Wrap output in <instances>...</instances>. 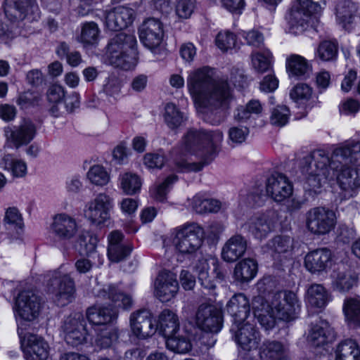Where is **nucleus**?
<instances>
[{"label":"nucleus","mask_w":360,"mask_h":360,"mask_svg":"<svg viewBox=\"0 0 360 360\" xmlns=\"http://www.w3.org/2000/svg\"><path fill=\"white\" fill-rule=\"evenodd\" d=\"M100 30L94 22H87L82 25L79 41L84 44L94 45L98 41Z\"/></svg>","instance_id":"45"},{"label":"nucleus","mask_w":360,"mask_h":360,"mask_svg":"<svg viewBox=\"0 0 360 360\" xmlns=\"http://www.w3.org/2000/svg\"><path fill=\"white\" fill-rule=\"evenodd\" d=\"M243 37L249 45L255 47H260L263 44L264 37L261 32L257 30H251L243 33Z\"/></svg>","instance_id":"64"},{"label":"nucleus","mask_w":360,"mask_h":360,"mask_svg":"<svg viewBox=\"0 0 360 360\" xmlns=\"http://www.w3.org/2000/svg\"><path fill=\"white\" fill-rule=\"evenodd\" d=\"M214 72L205 66L190 72L187 87L197 110L213 125L223 122L233 99V90L225 79H214Z\"/></svg>","instance_id":"1"},{"label":"nucleus","mask_w":360,"mask_h":360,"mask_svg":"<svg viewBox=\"0 0 360 360\" xmlns=\"http://www.w3.org/2000/svg\"><path fill=\"white\" fill-rule=\"evenodd\" d=\"M167 347L177 353H186L191 350V344L188 338L179 332L166 340Z\"/></svg>","instance_id":"46"},{"label":"nucleus","mask_w":360,"mask_h":360,"mask_svg":"<svg viewBox=\"0 0 360 360\" xmlns=\"http://www.w3.org/2000/svg\"><path fill=\"white\" fill-rule=\"evenodd\" d=\"M343 310L350 323L360 324V297H351L345 301Z\"/></svg>","instance_id":"44"},{"label":"nucleus","mask_w":360,"mask_h":360,"mask_svg":"<svg viewBox=\"0 0 360 360\" xmlns=\"http://www.w3.org/2000/svg\"><path fill=\"white\" fill-rule=\"evenodd\" d=\"M331 156L334 168L342 165L360 166V141H352L335 148Z\"/></svg>","instance_id":"20"},{"label":"nucleus","mask_w":360,"mask_h":360,"mask_svg":"<svg viewBox=\"0 0 360 360\" xmlns=\"http://www.w3.org/2000/svg\"><path fill=\"white\" fill-rule=\"evenodd\" d=\"M195 6V0H179L176 12L182 18H188L193 13Z\"/></svg>","instance_id":"60"},{"label":"nucleus","mask_w":360,"mask_h":360,"mask_svg":"<svg viewBox=\"0 0 360 360\" xmlns=\"http://www.w3.org/2000/svg\"><path fill=\"white\" fill-rule=\"evenodd\" d=\"M358 8L350 0H340L336 8V17L338 23L345 30H349L357 18Z\"/></svg>","instance_id":"33"},{"label":"nucleus","mask_w":360,"mask_h":360,"mask_svg":"<svg viewBox=\"0 0 360 360\" xmlns=\"http://www.w3.org/2000/svg\"><path fill=\"white\" fill-rule=\"evenodd\" d=\"M292 193V185L286 175L281 173L272 174L266 181L265 186L253 188L248 196L252 206H261L268 197L275 202H281Z\"/></svg>","instance_id":"5"},{"label":"nucleus","mask_w":360,"mask_h":360,"mask_svg":"<svg viewBox=\"0 0 360 360\" xmlns=\"http://www.w3.org/2000/svg\"><path fill=\"white\" fill-rule=\"evenodd\" d=\"M338 54V44L332 41H323L317 48L316 55L323 61L334 60Z\"/></svg>","instance_id":"51"},{"label":"nucleus","mask_w":360,"mask_h":360,"mask_svg":"<svg viewBox=\"0 0 360 360\" xmlns=\"http://www.w3.org/2000/svg\"><path fill=\"white\" fill-rule=\"evenodd\" d=\"M236 41V35L229 31L220 32L216 37V44L223 51L234 48Z\"/></svg>","instance_id":"57"},{"label":"nucleus","mask_w":360,"mask_h":360,"mask_svg":"<svg viewBox=\"0 0 360 360\" xmlns=\"http://www.w3.org/2000/svg\"><path fill=\"white\" fill-rule=\"evenodd\" d=\"M289 108L285 105H278L273 109L270 117L271 123L277 127H283L288 122Z\"/></svg>","instance_id":"55"},{"label":"nucleus","mask_w":360,"mask_h":360,"mask_svg":"<svg viewBox=\"0 0 360 360\" xmlns=\"http://www.w3.org/2000/svg\"><path fill=\"white\" fill-rule=\"evenodd\" d=\"M230 331L234 340L243 351L250 352L259 347L261 335L255 326L249 322L242 324H232Z\"/></svg>","instance_id":"13"},{"label":"nucleus","mask_w":360,"mask_h":360,"mask_svg":"<svg viewBox=\"0 0 360 360\" xmlns=\"http://www.w3.org/2000/svg\"><path fill=\"white\" fill-rule=\"evenodd\" d=\"M226 310L233 318V324H242L250 313V304L248 297L243 293L234 295L226 304Z\"/></svg>","instance_id":"28"},{"label":"nucleus","mask_w":360,"mask_h":360,"mask_svg":"<svg viewBox=\"0 0 360 360\" xmlns=\"http://www.w3.org/2000/svg\"><path fill=\"white\" fill-rule=\"evenodd\" d=\"M160 331L167 340L179 332L177 315L170 309H164L159 316Z\"/></svg>","instance_id":"36"},{"label":"nucleus","mask_w":360,"mask_h":360,"mask_svg":"<svg viewBox=\"0 0 360 360\" xmlns=\"http://www.w3.org/2000/svg\"><path fill=\"white\" fill-rule=\"evenodd\" d=\"M139 38L143 44L152 50L162 43L164 30L162 23L156 18L146 20L139 27Z\"/></svg>","instance_id":"18"},{"label":"nucleus","mask_w":360,"mask_h":360,"mask_svg":"<svg viewBox=\"0 0 360 360\" xmlns=\"http://www.w3.org/2000/svg\"><path fill=\"white\" fill-rule=\"evenodd\" d=\"M276 217V212L274 210L252 216L246 223L248 231L255 238L262 240L273 231Z\"/></svg>","instance_id":"19"},{"label":"nucleus","mask_w":360,"mask_h":360,"mask_svg":"<svg viewBox=\"0 0 360 360\" xmlns=\"http://www.w3.org/2000/svg\"><path fill=\"white\" fill-rule=\"evenodd\" d=\"M41 297L32 290L20 292L15 298L14 311L15 316L32 321L39 314L41 308Z\"/></svg>","instance_id":"11"},{"label":"nucleus","mask_w":360,"mask_h":360,"mask_svg":"<svg viewBox=\"0 0 360 360\" xmlns=\"http://www.w3.org/2000/svg\"><path fill=\"white\" fill-rule=\"evenodd\" d=\"M51 227L56 236L62 240L72 238L77 231L75 219L65 214L55 216Z\"/></svg>","instance_id":"32"},{"label":"nucleus","mask_w":360,"mask_h":360,"mask_svg":"<svg viewBox=\"0 0 360 360\" xmlns=\"http://www.w3.org/2000/svg\"><path fill=\"white\" fill-rule=\"evenodd\" d=\"M117 333L113 328H105L98 334L96 343L101 348H108L117 340Z\"/></svg>","instance_id":"56"},{"label":"nucleus","mask_w":360,"mask_h":360,"mask_svg":"<svg viewBox=\"0 0 360 360\" xmlns=\"http://www.w3.org/2000/svg\"><path fill=\"white\" fill-rule=\"evenodd\" d=\"M247 248V239L240 234H235L224 245L221 257L225 262H234L244 255Z\"/></svg>","instance_id":"30"},{"label":"nucleus","mask_w":360,"mask_h":360,"mask_svg":"<svg viewBox=\"0 0 360 360\" xmlns=\"http://www.w3.org/2000/svg\"><path fill=\"white\" fill-rule=\"evenodd\" d=\"M337 223L335 212L326 207H315L305 214L307 229L315 236H323L334 229Z\"/></svg>","instance_id":"8"},{"label":"nucleus","mask_w":360,"mask_h":360,"mask_svg":"<svg viewBox=\"0 0 360 360\" xmlns=\"http://www.w3.org/2000/svg\"><path fill=\"white\" fill-rule=\"evenodd\" d=\"M312 95V89L306 84H298L290 91V96L295 102L308 101Z\"/></svg>","instance_id":"58"},{"label":"nucleus","mask_w":360,"mask_h":360,"mask_svg":"<svg viewBox=\"0 0 360 360\" xmlns=\"http://www.w3.org/2000/svg\"><path fill=\"white\" fill-rule=\"evenodd\" d=\"M130 326L133 334L141 340L153 336L158 329L155 319L147 309L133 312L130 316Z\"/></svg>","instance_id":"14"},{"label":"nucleus","mask_w":360,"mask_h":360,"mask_svg":"<svg viewBox=\"0 0 360 360\" xmlns=\"http://www.w3.org/2000/svg\"><path fill=\"white\" fill-rule=\"evenodd\" d=\"M204 238L202 227L197 223H188L176 229L173 243L176 250L182 255H191L200 249Z\"/></svg>","instance_id":"7"},{"label":"nucleus","mask_w":360,"mask_h":360,"mask_svg":"<svg viewBox=\"0 0 360 360\" xmlns=\"http://www.w3.org/2000/svg\"><path fill=\"white\" fill-rule=\"evenodd\" d=\"M133 16V9L119 6L107 12L105 24L110 30L119 31L126 28L132 22Z\"/></svg>","instance_id":"27"},{"label":"nucleus","mask_w":360,"mask_h":360,"mask_svg":"<svg viewBox=\"0 0 360 360\" xmlns=\"http://www.w3.org/2000/svg\"><path fill=\"white\" fill-rule=\"evenodd\" d=\"M260 360H286V349L283 344L276 340H265L258 347Z\"/></svg>","instance_id":"34"},{"label":"nucleus","mask_w":360,"mask_h":360,"mask_svg":"<svg viewBox=\"0 0 360 360\" xmlns=\"http://www.w3.org/2000/svg\"><path fill=\"white\" fill-rule=\"evenodd\" d=\"M120 186L127 195H134L141 190L142 182L140 177L134 173L126 172L120 176Z\"/></svg>","instance_id":"43"},{"label":"nucleus","mask_w":360,"mask_h":360,"mask_svg":"<svg viewBox=\"0 0 360 360\" xmlns=\"http://www.w3.org/2000/svg\"><path fill=\"white\" fill-rule=\"evenodd\" d=\"M306 299L311 307L323 309L328 303L330 295L323 285L312 284L307 289Z\"/></svg>","instance_id":"37"},{"label":"nucleus","mask_w":360,"mask_h":360,"mask_svg":"<svg viewBox=\"0 0 360 360\" xmlns=\"http://www.w3.org/2000/svg\"><path fill=\"white\" fill-rule=\"evenodd\" d=\"M112 207V199L104 193H100L89 203L86 215L93 223L101 224L110 218Z\"/></svg>","instance_id":"24"},{"label":"nucleus","mask_w":360,"mask_h":360,"mask_svg":"<svg viewBox=\"0 0 360 360\" xmlns=\"http://www.w3.org/2000/svg\"><path fill=\"white\" fill-rule=\"evenodd\" d=\"M46 96L50 103L58 104L64 98L65 91L60 85L55 84L49 88Z\"/></svg>","instance_id":"63"},{"label":"nucleus","mask_w":360,"mask_h":360,"mask_svg":"<svg viewBox=\"0 0 360 360\" xmlns=\"http://www.w3.org/2000/svg\"><path fill=\"white\" fill-rule=\"evenodd\" d=\"M8 143L16 148L28 144L36 134L35 125L30 120H24L19 126H9L4 129Z\"/></svg>","instance_id":"17"},{"label":"nucleus","mask_w":360,"mask_h":360,"mask_svg":"<svg viewBox=\"0 0 360 360\" xmlns=\"http://www.w3.org/2000/svg\"><path fill=\"white\" fill-rule=\"evenodd\" d=\"M21 347L27 360H46L49 355V345L44 340L32 333L22 335L18 330Z\"/></svg>","instance_id":"16"},{"label":"nucleus","mask_w":360,"mask_h":360,"mask_svg":"<svg viewBox=\"0 0 360 360\" xmlns=\"http://www.w3.org/2000/svg\"><path fill=\"white\" fill-rule=\"evenodd\" d=\"M249 134L248 127H233L229 130V139L233 143H242Z\"/></svg>","instance_id":"61"},{"label":"nucleus","mask_w":360,"mask_h":360,"mask_svg":"<svg viewBox=\"0 0 360 360\" xmlns=\"http://www.w3.org/2000/svg\"><path fill=\"white\" fill-rule=\"evenodd\" d=\"M252 307L255 317L266 330L275 327L276 320L290 321L295 319L300 308L298 298L292 291L269 292L267 298L254 297Z\"/></svg>","instance_id":"3"},{"label":"nucleus","mask_w":360,"mask_h":360,"mask_svg":"<svg viewBox=\"0 0 360 360\" xmlns=\"http://www.w3.org/2000/svg\"><path fill=\"white\" fill-rule=\"evenodd\" d=\"M271 56V54L268 50L263 53L256 52L251 54L252 67L257 72L262 74L270 69Z\"/></svg>","instance_id":"49"},{"label":"nucleus","mask_w":360,"mask_h":360,"mask_svg":"<svg viewBox=\"0 0 360 360\" xmlns=\"http://www.w3.org/2000/svg\"><path fill=\"white\" fill-rule=\"evenodd\" d=\"M155 295L162 302L174 297L179 290L176 275L169 271H162L155 281Z\"/></svg>","instance_id":"21"},{"label":"nucleus","mask_w":360,"mask_h":360,"mask_svg":"<svg viewBox=\"0 0 360 360\" xmlns=\"http://www.w3.org/2000/svg\"><path fill=\"white\" fill-rule=\"evenodd\" d=\"M335 360H360V347L356 340L341 341L335 349Z\"/></svg>","instance_id":"39"},{"label":"nucleus","mask_w":360,"mask_h":360,"mask_svg":"<svg viewBox=\"0 0 360 360\" xmlns=\"http://www.w3.org/2000/svg\"><path fill=\"white\" fill-rule=\"evenodd\" d=\"M47 281L49 292L56 296L61 305L71 302L76 292L74 279L70 274L63 273L60 270L51 272Z\"/></svg>","instance_id":"9"},{"label":"nucleus","mask_w":360,"mask_h":360,"mask_svg":"<svg viewBox=\"0 0 360 360\" xmlns=\"http://www.w3.org/2000/svg\"><path fill=\"white\" fill-rule=\"evenodd\" d=\"M332 263V254L327 248H319L308 252L304 258V265L311 273L326 271Z\"/></svg>","instance_id":"29"},{"label":"nucleus","mask_w":360,"mask_h":360,"mask_svg":"<svg viewBox=\"0 0 360 360\" xmlns=\"http://www.w3.org/2000/svg\"><path fill=\"white\" fill-rule=\"evenodd\" d=\"M4 224L7 229H13L17 233L22 230L24 226L22 217L16 207H12L6 210L4 218Z\"/></svg>","instance_id":"47"},{"label":"nucleus","mask_w":360,"mask_h":360,"mask_svg":"<svg viewBox=\"0 0 360 360\" xmlns=\"http://www.w3.org/2000/svg\"><path fill=\"white\" fill-rule=\"evenodd\" d=\"M144 165L148 168H161L165 162V157L160 153H147L143 158Z\"/></svg>","instance_id":"62"},{"label":"nucleus","mask_w":360,"mask_h":360,"mask_svg":"<svg viewBox=\"0 0 360 360\" xmlns=\"http://www.w3.org/2000/svg\"><path fill=\"white\" fill-rule=\"evenodd\" d=\"M213 271L211 274L209 273L208 260L204 257L199 259L194 266V271L198 276V281L201 285L207 289L215 288L214 278L223 280L226 274L217 264V262L213 260Z\"/></svg>","instance_id":"22"},{"label":"nucleus","mask_w":360,"mask_h":360,"mask_svg":"<svg viewBox=\"0 0 360 360\" xmlns=\"http://www.w3.org/2000/svg\"><path fill=\"white\" fill-rule=\"evenodd\" d=\"M136 37L131 34L120 32L112 37L108 44L107 57L109 63L124 70L136 65Z\"/></svg>","instance_id":"6"},{"label":"nucleus","mask_w":360,"mask_h":360,"mask_svg":"<svg viewBox=\"0 0 360 360\" xmlns=\"http://www.w3.org/2000/svg\"><path fill=\"white\" fill-rule=\"evenodd\" d=\"M195 322L196 326L203 331L218 333L222 327V311L213 304H202L196 310Z\"/></svg>","instance_id":"12"},{"label":"nucleus","mask_w":360,"mask_h":360,"mask_svg":"<svg viewBox=\"0 0 360 360\" xmlns=\"http://www.w3.org/2000/svg\"><path fill=\"white\" fill-rule=\"evenodd\" d=\"M286 69L290 76L304 77L309 75L311 67L302 56L292 54L286 60Z\"/></svg>","instance_id":"40"},{"label":"nucleus","mask_w":360,"mask_h":360,"mask_svg":"<svg viewBox=\"0 0 360 360\" xmlns=\"http://www.w3.org/2000/svg\"><path fill=\"white\" fill-rule=\"evenodd\" d=\"M165 120L169 128L176 129L183 122V114L174 104L167 103L165 106Z\"/></svg>","instance_id":"50"},{"label":"nucleus","mask_w":360,"mask_h":360,"mask_svg":"<svg viewBox=\"0 0 360 360\" xmlns=\"http://www.w3.org/2000/svg\"><path fill=\"white\" fill-rule=\"evenodd\" d=\"M56 53L60 58H66L67 62L71 66H77L82 62V56L79 51L70 52L69 46L65 42H60L57 47Z\"/></svg>","instance_id":"52"},{"label":"nucleus","mask_w":360,"mask_h":360,"mask_svg":"<svg viewBox=\"0 0 360 360\" xmlns=\"http://www.w3.org/2000/svg\"><path fill=\"white\" fill-rule=\"evenodd\" d=\"M262 105L257 100H252L245 108L238 109V113L236 115L238 120H246L250 117L251 113L259 114L262 112Z\"/></svg>","instance_id":"59"},{"label":"nucleus","mask_w":360,"mask_h":360,"mask_svg":"<svg viewBox=\"0 0 360 360\" xmlns=\"http://www.w3.org/2000/svg\"><path fill=\"white\" fill-rule=\"evenodd\" d=\"M268 247L278 254L291 252L293 249V239L287 236H276L268 242Z\"/></svg>","instance_id":"48"},{"label":"nucleus","mask_w":360,"mask_h":360,"mask_svg":"<svg viewBox=\"0 0 360 360\" xmlns=\"http://www.w3.org/2000/svg\"><path fill=\"white\" fill-rule=\"evenodd\" d=\"M330 277L333 290L342 292H348L357 282L356 277L343 264L335 267Z\"/></svg>","instance_id":"31"},{"label":"nucleus","mask_w":360,"mask_h":360,"mask_svg":"<svg viewBox=\"0 0 360 360\" xmlns=\"http://www.w3.org/2000/svg\"><path fill=\"white\" fill-rule=\"evenodd\" d=\"M98 296L110 300L117 307L127 308L131 307L132 300L129 295L123 293L114 285H109L98 292Z\"/></svg>","instance_id":"41"},{"label":"nucleus","mask_w":360,"mask_h":360,"mask_svg":"<svg viewBox=\"0 0 360 360\" xmlns=\"http://www.w3.org/2000/svg\"><path fill=\"white\" fill-rule=\"evenodd\" d=\"M178 176L174 174L168 176L163 182L156 186L152 191L153 197L158 201H164L170 186L177 181Z\"/></svg>","instance_id":"54"},{"label":"nucleus","mask_w":360,"mask_h":360,"mask_svg":"<svg viewBox=\"0 0 360 360\" xmlns=\"http://www.w3.org/2000/svg\"><path fill=\"white\" fill-rule=\"evenodd\" d=\"M334 338V330L328 322L321 319L311 324L307 340L312 347H320L333 341Z\"/></svg>","instance_id":"26"},{"label":"nucleus","mask_w":360,"mask_h":360,"mask_svg":"<svg viewBox=\"0 0 360 360\" xmlns=\"http://www.w3.org/2000/svg\"><path fill=\"white\" fill-rule=\"evenodd\" d=\"M86 318L94 325H106L117 319V312L113 309L108 307H91L86 311Z\"/></svg>","instance_id":"38"},{"label":"nucleus","mask_w":360,"mask_h":360,"mask_svg":"<svg viewBox=\"0 0 360 360\" xmlns=\"http://www.w3.org/2000/svg\"><path fill=\"white\" fill-rule=\"evenodd\" d=\"M65 342L77 346L86 340L85 320L81 312H74L68 316L62 325Z\"/></svg>","instance_id":"15"},{"label":"nucleus","mask_w":360,"mask_h":360,"mask_svg":"<svg viewBox=\"0 0 360 360\" xmlns=\"http://www.w3.org/2000/svg\"><path fill=\"white\" fill-rule=\"evenodd\" d=\"M124 235L120 231H113L108 236L107 253L112 262L118 263L127 259L131 252L132 246L123 241Z\"/></svg>","instance_id":"23"},{"label":"nucleus","mask_w":360,"mask_h":360,"mask_svg":"<svg viewBox=\"0 0 360 360\" xmlns=\"http://www.w3.org/2000/svg\"><path fill=\"white\" fill-rule=\"evenodd\" d=\"M319 8V6L311 0H297L289 13L290 31L295 34L302 33L310 16L318 12Z\"/></svg>","instance_id":"10"},{"label":"nucleus","mask_w":360,"mask_h":360,"mask_svg":"<svg viewBox=\"0 0 360 360\" xmlns=\"http://www.w3.org/2000/svg\"><path fill=\"white\" fill-rule=\"evenodd\" d=\"M257 272V262L252 259L246 258L236 264L233 270V278L240 283H248L255 277Z\"/></svg>","instance_id":"35"},{"label":"nucleus","mask_w":360,"mask_h":360,"mask_svg":"<svg viewBox=\"0 0 360 360\" xmlns=\"http://www.w3.org/2000/svg\"><path fill=\"white\" fill-rule=\"evenodd\" d=\"M87 177L93 184L96 186H104L110 179L108 172L101 165L92 166L87 173Z\"/></svg>","instance_id":"53"},{"label":"nucleus","mask_w":360,"mask_h":360,"mask_svg":"<svg viewBox=\"0 0 360 360\" xmlns=\"http://www.w3.org/2000/svg\"><path fill=\"white\" fill-rule=\"evenodd\" d=\"M222 140L223 133L219 130L190 129L188 131L184 137V149L200 158L202 161L193 163H189L186 160L178 161L176 162L177 171L181 172L200 171L216 156Z\"/></svg>","instance_id":"4"},{"label":"nucleus","mask_w":360,"mask_h":360,"mask_svg":"<svg viewBox=\"0 0 360 360\" xmlns=\"http://www.w3.org/2000/svg\"><path fill=\"white\" fill-rule=\"evenodd\" d=\"M351 165L334 168L332 156L322 150H314L302 160V172L306 175L304 188L311 194H317L325 184L335 179L342 190L353 191L360 187V169Z\"/></svg>","instance_id":"2"},{"label":"nucleus","mask_w":360,"mask_h":360,"mask_svg":"<svg viewBox=\"0 0 360 360\" xmlns=\"http://www.w3.org/2000/svg\"><path fill=\"white\" fill-rule=\"evenodd\" d=\"M5 12L18 19L37 20L40 12L34 0H6Z\"/></svg>","instance_id":"25"},{"label":"nucleus","mask_w":360,"mask_h":360,"mask_svg":"<svg viewBox=\"0 0 360 360\" xmlns=\"http://www.w3.org/2000/svg\"><path fill=\"white\" fill-rule=\"evenodd\" d=\"M98 239L89 232H82L75 243V248L81 255H88L95 251Z\"/></svg>","instance_id":"42"}]
</instances>
